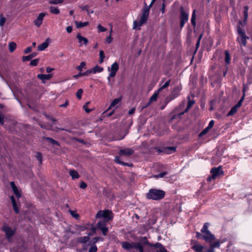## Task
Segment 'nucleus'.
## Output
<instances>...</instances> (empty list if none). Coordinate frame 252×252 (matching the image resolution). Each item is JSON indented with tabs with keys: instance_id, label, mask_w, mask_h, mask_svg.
<instances>
[{
	"instance_id": "nucleus-29",
	"label": "nucleus",
	"mask_w": 252,
	"mask_h": 252,
	"mask_svg": "<svg viewBox=\"0 0 252 252\" xmlns=\"http://www.w3.org/2000/svg\"><path fill=\"white\" fill-rule=\"evenodd\" d=\"M90 238L88 236L80 237L78 241L81 243H86L89 241Z\"/></svg>"
},
{
	"instance_id": "nucleus-43",
	"label": "nucleus",
	"mask_w": 252,
	"mask_h": 252,
	"mask_svg": "<svg viewBox=\"0 0 252 252\" xmlns=\"http://www.w3.org/2000/svg\"><path fill=\"white\" fill-rule=\"evenodd\" d=\"M245 98V93H244L242 97L239 100V101L238 102V103L235 105V106L238 109L239 108L242 104V102H243V100Z\"/></svg>"
},
{
	"instance_id": "nucleus-15",
	"label": "nucleus",
	"mask_w": 252,
	"mask_h": 252,
	"mask_svg": "<svg viewBox=\"0 0 252 252\" xmlns=\"http://www.w3.org/2000/svg\"><path fill=\"white\" fill-rule=\"evenodd\" d=\"M133 153V151L130 149H125L124 150H121L119 152V154L120 156H129L132 155Z\"/></svg>"
},
{
	"instance_id": "nucleus-55",
	"label": "nucleus",
	"mask_w": 252,
	"mask_h": 252,
	"mask_svg": "<svg viewBox=\"0 0 252 252\" xmlns=\"http://www.w3.org/2000/svg\"><path fill=\"white\" fill-rule=\"evenodd\" d=\"M210 129V128H208V127H206L204 129H203L201 132L199 134L200 136H202L205 134H206L208 131Z\"/></svg>"
},
{
	"instance_id": "nucleus-64",
	"label": "nucleus",
	"mask_w": 252,
	"mask_h": 252,
	"mask_svg": "<svg viewBox=\"0 0 252 252\" xmlns=\"http://www.w3.org/2000/svg\"><path fill=\"white\" fill-rule=\"evenodd\" d=\"M32 51V48L31 47H27L24 51L25 54H28Z\"/></svg>"
},
{
	"instance_id": "nucleus-44",
	"label": "nucleus",
	"mask_w": 252,
	"mask_h": 252,
	"mask_svg": "<svg viewBox=\"0 0 252 252\" xmlns=\"http://www.w3.org/2000/svg\"><path fill=\"white\" fill-rule=\"evenodd\" d=\"M170 80H169L168 81H167V82H166L164 85H163L162 86H161L158 89V92H161L162 90H163L164 89L167 88V87H168V86L169 85V83H170Z\"/></svg>"
},
{
	"instance_id": "nucleus-51",
	"label": "nucleus",
	"mask_w": 252,
	"mask_h": 252,
	"mask_svg": "<svg viewBox=\"0 0 252 252\" xmlns=\"http://www.w3.org/2000/svg\"><path fill=\"white\" fill-rule=\"evenodd\" d=\"M64 0H51L50 1V3L53 4H58L63 2Z\"/></svg>"
},
{
	"instance_id": "nucleus-40",
	"label": "nucleus",
	"mask_w": 252,
	"mask_h": 252,
	"mask_svg": "<svg viewBox=\"0 0 252 252\" xmlns=\"http://www.w3.org/2000/svg\"><path fill=\"white\" fill-rule=\"evenodd\" d=\"M194 104V101L192 100H189L188 104V106L184 112L181 113L180 114V115H183L185 112H186L188 111V110L192 106V105Z\"/></svg>"
},
{
	"instance_id": "nucleus-28",
	"label": "nucleus",
	"mask_w": 252,
	"mask_h": 252,
	"mask_svg": "<svg viewBox=\"0 0 252 252\" xmlns=\"http://www.w3.org/2000/svg\"><path fill=\"white\" fill-rule=\"evenodd\" d=\"M160 92H158V90L156 92H155L151 97L149 101V103H151L153 101H156L157 99L158 96V95L159 93Z\"/></svg>"
},
{
	"instance_id": "nucleus-16",
	"label": "nucleus",
	"mask_w": 252,
	"mask_h": 252,
	"mask_svg": "<svg viewBox=\"0 0 252 252\" xmlns=\"http://www.w3.org/2000/svg\"><path fill=\"white\" fill-rule=\"evenodd\" d=\"M139 244H140L141 246L144 248V247L146 245H148L150 247H152L153 246V245L150 243L146 238V237H144L141 238L139 242H138Z\"/></svg>"
},
{
	"instance_id": "nucleus-35",
	"label": "nucleus",
	"mask_w": 252,
	"mask_h": 252,
	"mask_svg": "<svg viewBox=\"0 0 252 252\" xmlns=\"http://www.w3.org/2000/svg\"><path fill=\"white\" fill-rule=\"evenodd\" d=\"M80 8L82 10L86 11L88 15H90V14H92L94 13V10H89V7L88 5L82 6L80 7Z\"/></svg>"
},
{
	"instance_id": "nucleus-10",
	"label": "nucleus",
	"mask_w": 252,
	"mask_h": 252,
	"mask_svg": "<svg viewBox=\"0 0 252 252\" xmlns=\"http://www.w3.org/2000/svg\"><path fill=\"white\" fill-rule=\"evenodd\" d=\"M10 186L13 190V193L15 195L17 200L21 197V191L18 189L17 187L15 186L14 182H11Z\"/></svg>"
},
{
	"instance_id": "nucleus-61",
	"label": "nucleus",
	"mask_w": 252,
	"mask_h": 252,
	"mask_svg": "<svg viewBox=\"0 0 252 252\" xmlns=\"http://www.w3.org/2000/svg\"><path fill=\"white\" fill-rule=\"evenodd\" d=\"M5 18L4 17H1L0 19V26H3L5 22Z\"/></svg>"
},
{
	"instance_id": "nucleus-24",
	"label": "nucleus",
	"mask_w": 252,
	"mask_h": 252,
	"mask_svg": "<svg viewBox=\"0 0 252 252\" xmlns=\"http://www.w3.org/2000/svg\"><path fill=\"white\" fill-rule=\"evenodd\" d=\"M91 73H92V70H87L86 71H85L84 72H81H81L80 71V72L78 74L74 75L73 77L74 78L77 79L78 78H79L80 76H87V75H88L89 74H90Z\"/></svg>"
},
{
	"instance_id": "nucleus-21",
	"label": "nucleus",
	"mask_w": 252,
	"mask_h": 252,
	"mask_svg": "<svg viewBox=\"0 0 252 252\" xmlns=\"http://www.w3.org/2000/svg\"><path fill=\"white\" fill-rule=\"evenodd\" d=\"M226 240L223 239L221 240H217L215 242L211 243L210 246H211L214 249L217 248H219L220 247L221 244L224 243Z\"/></svg>"
},
{
	"instance_id": "nucleus-38",
	"label": "nucleus",
	"mask_w": 252,
	"mask_h": 252,
	"mask_svg": "<svg viewBox=\"0 0 252 252\" xmlns=\"http://www.w3.org/2000/svg\"><path fill=\"white\" fill-rule=\"evenodd\" d=\"M168 174V172L166 171L162 172L158 174L155 175L153 176V177L155 178H163L166 175Z\"/></svg>"
},
{
	"instance_id": "nucleus-8",
	"label": "nucleus",
	"mask_w": 252,
	"mask_h": 252,
	"mask_svg": "<svg viewBox=\"0 0 252 252\" xmlns=\"http://www.w3.org/2000/svg\"><path fill=\"white\" fill-rule=\"evenodd\" d=\"M211 173H212V178H215L216 179L217 176L223 174V172L220 166L213 168L211 170Z\"/></svg>"
},
{
	"instance_id": "nucleus-48",
	"label": "nucleus",
	"mask_w": 252,
	"mask_h": 252,
	"mask_svg": "<svg viewBox=\"0 0 252 252\" xmlns=\"http://www.w3.org/2000/svg\"><path fill=\"white\" fill-rule=\"evenodd\" d=\"M69 212L71 216L74 217L76 219H78L79 217V215L78 214L76 213V212L74 211L69 210Z\"/></svg>"
},
{
	"instance_id": "nucleus-18",
	"label": "nucleus",
	"mask_w": 252,
	"mask_h": 252,
	"mask_svg": "<svg viewBox=\"0 0 252 252\" xmlns=\"http://www.w3.org/2000/svg\"><path fill=\"white\" fill-rule=\"evenodd\" d=\"M10 199L12 203L13 209L16 213H18L19 209L17 203V200L13 196L10 197Z\"/></svg>"
},
{
	"instance_id": "nucleus-33",
	"label": "nucleus",
	"mask_w": 252,
	"mask_h": 252,
	"mask_svg": "<svg viewBox=\"0 0 252 252\" xmlns=\"http://www.w3.org/2000/svg\"><path fill=\"white\" fill-rule=\"evenodd\" d=\"M225 62L226 63H227V64H229L230 63V55H229V52L226 50L225 51Z\"/></svg>"
},
{
	"instance_id": "nucleus-23",
	"label": "nucleus",
	"mask_w": 252,
	"mask_h": 252,
	"mask_svg": "<svg viewBox=\"0 0 252 252\" xmlns=\"http://www.w3.org/2000/svg\"><path fill=\"white\" fill-rule=\"evenodd\" d=\"M48 39H47L46 40L42 43V44L39 45L37 47L38 50L39 51H43L48 46L49 43L47 42Z\"/></svg>"
},
{
	"instance_id": "nucleus-63",
	"label": "nucleus",
	"mask_w": 252,
	"mask_h": 252,
	"mask_svg": "<svg viewBox=\"0 0 252 252\" xmlns=\"http://www.w3.org/2000/svg\"><path fill=\"white\" fill-rule=\"evenodd\" d=\"M36 158L39 160V161L41 163L42 161V156L41 154L39 153H38L36 155Z\"/></svg>"
},
{
	"instance_id": "nucleus-37",
	"label": "nucleus",
	"mask_w": 252,
	"mask_h": 252,
	"mask_svg": "<svg viewBox=\"0 0 252 252\" xmlns=\"http://www.w3.org/2000/svg\"><path fill=\"white\" fill-rule=\"evenodd\" d=\"M16 47V44L15 42H11L9 43V49L11 52H13L14 51V50L15 49Z\"/></svg>"
},
{
	"instance_id": "nucleus-25",
	"label": "nucleus",
	"mask_w": 252,
	"mask_h": 252,
	"mask_svg": "<svg viewBox=\"0 0 252 252\" xmlns=\"http://www.w3.org/2000/svg\"><path fill=\"white\" fill-rule=\"evenodd\" d=\"M69 173L72 179H78L79 178V174L75 170H69Z\"/></svg>"
},
{
	"instance_id": "nucleus-7",
	"label": "nucleus",
	"mask_w": 252,
	"mask_h": 252,
	"mask_svg": "<svg viewBox=\"0 0 252 252\" xmlns=\"http://www.w3.org/2000/svg\"><path fill=\"white\" fill-rule=\"evenodd\" d=\"M149 7H145L143 9L142 14L141 15L140 20L139 21V25L142 26L144 23H145L146 22L149 14Z\"/></svg>"
},
{
	"instance_id": "nucleus-6",
	"label": "nucleus",
	"mask_w": 252,
	"mask_h": 252,
	"mask_svg": "<svg viewBox=\"0 0 252 252\" xmlns=\"http://www.w3.org/2000/svg\"><path fill=\"white\" fill-rule=\"evenodd\" d=\"M181 16H180V19H181V28H182L184 25L188 21L189 19V13L187 12H186L184 10L183 7L181 8Z\"/></svg>"
},
{
	"instance_id": "nucleus-14",
	"label": "nucleus",
	"mask_w": 252,
	"mask_h": 252,
	"mask_svg": "<svg viewBox=\"0 0 252 252\" xmlns=\"http://www.w3.org/2000/svg\"><path fill=\"white\" fill-rule=\"evenodd\" d=\"M76 37L78 40L80 46H82L83 43L86 45L88 43V40L87 38L82 36L80 33H77Z\"/></svg>"
},
{
	"instance_id": "nucleus-20",
	"label": "nucleus",
	"mask_w": 252,
	"mask_h": 252,
	"mask_svg": "<svg viewBox=\"0 0 252 252\" xmlns=\"http://www.w3.org/2000/svg\"><path fill=\"white\" fill-rule=\"evenodd\" d=\"M248 37L245 35H240L238 37L237 39L238 41L241 43L243 45L245 46L247 44V39Z\"/></svg>"
},
{
	"instance_id": "nucleus-53",
	"label": "nucleus",
	"mask_w": 252,
	"mask_h": 252,
	"mask_svg": "<svg viewBox=\"0 0 252 252\" xmlns=\"http://www.w3.org/2000/svg\"><path fill=\"white\" fill-rule=\"evenodd\" d=\"M45 139L49 141V142H51L54 145H59L58 142L57 141L55 140L54 139H53L49 137H46Z\"/></svg>"
},
{
	"instance_id": "nucleus-5",
	"label": "nucleus",
	"mask_w": 252,
	"mask_h": 252,
	"mask_svg": "<svg viewBox=\"0 0 252 252\" xmlns=\"http://www.w3.org/2000/svg\"><path fill=\"white\" fill-rule=\"evenodd\" d=\"M119 68V64L117 62H115L111 65L110 67L108 68V70L110 71V73L107 78L108 80L110 79V78L114 77L116 75Z\"/></svg>"
},
{
	"instance_id": "nucleus-11",
	"label": "nucleus",
	"mask_w": 252,
	"mask_h": 252,
	"mask_svg": "<svg viewBox=\"0 0 252 252\" xmlns=\"http://www.w3.org/2000/svg\"><path fill=\"white\" fill-rule=\"evenodd\" d=\"M202 238L207 242H212L215 239V237L211 232H208L207 233L204 234Z\"/></svg>"
},
{
	"instance_id": "nucleus-3",
	"label": "nucleus",
	"mask_w": 252,
	"mask_h": 252,
	"mask_svg": "<svg viewBox=\"0 0 252 252\" xmlns=\"http://www.w3.org/2000/svg\"><path fill=\"white\" fill-rule=\"evenodd\" d=\"M112 213L108 210H100L96 215V218H103L104 220L109 221L113 219Z\"/></svg>"
},
{
	"instance_id": "nucleus-9",
	"label": "nucleus",
	"mask_w": 252,
	"mask_h": 252,
	"mask_svg": "<svg viewBox=\"0 0 252 252\" xmlns=\"http://www.w3.org/2000/svg\"><path fill=\"white\" fill-rule=\"evenodd\" d=\"M46 13H41L39 14L37 18L34 20V24L37 27H39L42 23L44 17L46 16Z\"/></svg>"
},
{
	"instance_id": "nucleus-22",
	"label": "nucleus",
	"mask_w": 252,
	"mask_h": 252,
	"mask_svg": "<svg viewBox=\"0 0 252 252\" xmlns=\"http://www.w3.org/2000/svg\"><path fill=\"white\" fill-rule=\"evenodd\" d=\"M75 24L77 29H80L84 27H86L89 25L88 22H81L79 21H75Z\"/></svg>"
},
{
	"instance_id": "nucleus-2",
	"label": "nucleus",
	"mask_w": 252,
	"mask_h": 252,
	"mask_svg": "<svg viewBox=\"0 0 252 252\" xmlns=\"http://www.w3.org/2000/svg\"><path fill=\"white\" fill-rule=\"evenodd\" d=\"M165 193L163 190L151 189L146 194V197L149 199L160 200L164 197Z\"/></svg>"
},
{
	"instance_id": "nucleus-12",
	"label": "nucleus",
	"mask_w": 252,
	"mask_h": 252,
	"mask_svg": "<svg viewBox=\"0 0 252 252\" xmlns=\"http://www.w3.org/2000/svg\"><path fill=\"white\" fill-rule=\"evenodd\" d=\"M2 229L5 232L8 239L11 237L14 233V230H13L11 227L7 225H4Z\"/></svg>"
},
{
	"instance_id": "nucleus-32",
	"label": "nucleus",
	"mask_w": 252,
	"mask_h": 252,
	"mask_svg": "<svg viewBox=\"0 0 252 252\" xmlns=\"http://www.w3.org/2000/svg\"><path fill=\"white\" fill-rule=\"evenodd\" d=\"M175 149L176 148L174 147H167L164 149V152L167 154H170L174 152Z\"/></svg>"
},
{
	"instance_id": "nucleus-58",
	"label": "nucleus",
	"mask_w": 252,
	"mask_h": 252,
	"mask_svg": "<svg viewBox=\"0 0 252 252\" xmlns=\"http://www.w3.org/2000/svg\"><path fill=\"white\" fill-rule=\"evenodd\" d=\"M93 240H94V243H96V242H97L98 241H103V238H101V237H96L94 238Z\"/></svg>"
},
{
	"instance_id": "nucleus-41",
	"label": "nucleus",
	"mask_w": 252,
	"mask_h": 252,
	"mask_svg": "<svg viewBox=\"0 0 252 252\" xmlns=\"http://www.w3.org/2000/svg\"><path fill=\"white\" fill-rule=\"evenodd\" d=\"M237 109H238L235 106H233L228 113L227 116H229L234 115L237 111Z\"/></svg>"
},
{
	"instance_id": "nucleus-62",
	"label": "nucleus",
	"mask_w": 252,
	"mask_h": 252,
	"mask_svg": "<svg viewBox=\"0 0 252 252\" xmlns=\"http://www.w3.org/2000/svg\"><path fill=\"white\" fill-rule=\"evenodd\" d=\"M214 123H215V122H214V120H211L209 122V125L207 126V127H208V128H210L211 129L213 126L214 125Z\"/></svg>"
},
{
	"instance_id": "nucleus-36",
	"label": "nucleus",
	"mask_w": 252,
	"mask_h": 252,
	"mask_svg": "<svg viewBox=\"0 0 252 252\" xmlns=\"http://www.w3.org/2000/svg\"><path fill=\"white\" fill-rule=\"evenodd\" d=\"M99 63H101L103 62L104 59L105 58V55H104V52L102 50H100L99 51Z\"/></svg>"
},
{
	"instance_id": "nucleus-49",
	"label": "nucleus",
	"mask_w": 252,
	"mask_h": 252,
	"mask_svg": "<svg viewBox=\"0 0 252 252\" xmlns=\"http://www.w3.org/2000/svg\"><path fill=\"white\" fill-rule=\"evenodd\" d=\"M191 23L192 26L194 27L195 26V10L193 11V12L192 14L191 18Z\"/></svg>"
},
{
	"instance_id": "nucleus-42",
	"label": "nucleus",
	"mask_w": 252,
	"mask_h": 252,
	"mask_svg": "<svg viewBox=\"0 0 252 252\" xmlns=\"http://www.w3.org/2000/svg\"><path fill=\"white\" fill-rule=\"evenodd\" d=\"M115 160V161L117 163H118L119 164H122V165H124L130 166V165L129 164L126 163H125L123 161H122L120 160V158L119 157H116Z\"/></svg>"
},
{
	"instance_id": "nucleus-56",
	"label": "nucleus",
	"mask_w": 252,
	"mask_h": 252,
	"mask_svg": "<svg viewBox=\"0 0 252 252\" xmlns=\"http://www.w3.org/2000/svg\"><path fill=\"white\" fill-rule=\"evenodd\" d=\"M38 62V59H34L31 61L30 64L32 66H35L37 64Z\"/></svg>"
},
{
	"instance_id": "nucleus-59",
	"label": "nucleus",
	"mask_w": 252,
	"mask_h": 252,
	"mask_svg": "<svg viewBox=\"0 0 252 252\" xmlns=\"http://www.w3.org/2000/svg\"><path fill=\"white\" fill-rule=\"evenodd\" d=\"M87 187V185L84 182H82L80 183V187L82 189H85Z\"/></svg>"
},
{
	"instance_id": "nucleus-39",
	"label": "nucleus",
	"mask_w": 252,
	"mask_h": 252,
	"mask_svg": "<svg viewBox=\"0 0 252 252\" xmlns=\"http://www.w3.org/2000/svg\"><path fill=\"white\" fill-rule=\"evenodd\" d=\"M248 10H249V7L248 6H245L244 7V21H246L248 19Z\"/></svg>"
},
{
	"instance_id": "nucleus-52",
	"label": "nucleus",
	"mask_w": 252,
	"mask_h": 252,
	"mask_svg": "<svg viewBox=\"0 0 252 252\" xmlns=\"http://www.w3.org/2000/svg\"><path fill=\"white\" fill-rule=\"evenodd\" d=\"M97 250V247L95 245H93L91 247L89 250V252H96Z\"/></svg>"
},
{
	"instance_id": "nucleus-45",
	"label": "nucleus",
	"mask_w": 252,
	"mask_h": 252,
	"mask_svg": "<svg viewBox=\"0 0 252 252\" xmlns=\"http://www.w3.org/2000/svg\"><path fill=\"white\" fill-rule=\"evenodd\" d=\"M98 32H104L107 31V29L102 27L101 25L99 24L98 25L97 27Z\"/></svg>"
},
{
	"instance_id": "nucleus-46",
	"label": "nucleus",
	"mask_w": 252,
	"mask_h": 252,
	"mask_svg": "<svg viewBox=\"0 0 252 252\" xmlns=\"http://www.w3.org/2000/svg\"><path fill=\"white\" fill-rule=\"evenodd\" d=\"M85 66L86 63L84 62H82L80 63V64L76 67V68L78 70L81 72L82 70V69L85 67Z\"/></svg>"
},
{
	"instance_id": "nucleus-30",
	"label": "nucleus",
	"mask_w": 252,
	"mask_h": 252,
	"mask_svg": "<svg viewBox=\"0 0 252 252\" xmlns=\"http://www.w3.org/2000/svg\"><path fill=\"white\" fill-rule=\"evenodd\" d=\"M103 69L102 67L99 66H94L92 70V73H96V72H101L103 71Z\"/></svg>"
},
{
	"instance_id": "nucleus-19",
	"label": "nucleus",
	"mask_w": 252,
	"mask_h": 252,
	"mask_svg": "<svg viewBox=\"0 0 252 252\" xmlns=\"http://www.w3.org/2000/svg\"><path fill=\"white\" fill-rule=\"evenodd\" d=\"M52 77V74H38L37 77L41 80L42 81H44V80H49L51 77Z\"/></svg>"
},
{
	"instance_id": "nucleus-4",
	"label": "nucleus",
	"mask_w": 252,
	"mask_h": 252,
	"mask_svg": "<svg viewBox=\"0 0 252 252\" xmlns=\"http://www.w3.org/2000/svg\"><path fill=\"white\" fill-rule=\"evenodd\" d=\"M108 222L107 220H103L99 221L96 224V227L101 231L104 236L107 235L108 231V228L106 226Z\"/></svg>"
},
{
	"instance_id": "nucleus-13",
	"label": "nucleus",
	"mask_w": 252,
	"mask_h": 252,
	"mask_svg": "<svg viewBox=\"0 0 252 252\" xmlns=\"http://www.w3.org/2000/svg\"><path fill=\"white\" fill-rule=\"evenodd\" d=\"M152 247H154L156 249V252H168L165 248L159 243H157L153 245Z\"/></svg>"
},
{
	"instance_id": "nucleus-34",
	"label": "nucleus",
	"mask_w": 252,
	"mask_h": 252,
	"mask_svg": "<svg viewBox=\"0 0 252 252\" xmlns=\"http://www.w3.org/2000/svg\"><path fill=\"white\" fill-rule=\"evenodd\" d=\"M35 56H36L35 53H32V54L30 55L27 56H23L22 59L24 62L29 61L31 59H32V58L35 57Z\"/></svg>"
},
{
	"instance_id": "nucleus-54",
	"label": "nucleus",
	"mask_w": 252,
	"mask_h": 252,
	"mask_svg": "<svg viewBox=\"0 0 252 252\" xmlns=\"http://www.w3.org/2000/svg\"><path fill=\"white\" fill-rule=\"evenodd\" d=\"M113 41V38L112 37V35H109L105 39V42L108 43H111Z\"/></svg>"
},
{
	"instance_id": "nucleus-31",
	"label": "nucleus",
	"mask_w": 252,
	"mask_h": 252,
	"mask_svg": "<svg viewBox=\"0 0 252 252\" xmlns=\"http://www.w3.org/2000/svg\"><path fill=\"white\" fill-rule=\"evenodd\" d=\"M50 11L54 14H58L60 13V10L58 7L55 6H51L49 7Z\"/></svg>"
},
{
	"instance_id": "nucleus-47",
	"label": "nucleus",
	"mask_w": 252,
	"mask_h": 252,
	"mask_svg": "<svg viewBox=\"0 0 252 252\" xmlns=\"http://www.w3.org/2000/svg\"><path fill=\"white\" fill-rule=\"evenodd\" d=\"M90 104V102H87L85 103V104L83 106V108L84 109L85 111L87 112V113H89L90 112H91L93 109H89L88 108V106L89 105V104Z\"/></svg>"
},
{
	"instance_id": "nucleus-57",
	"label": "nucleus",
	"mask_w": 252,
	"mask_h": 252,
	"mask_svg": "<svg viewBox=\"0 0 252 252\" xmlns=\"http://www.w3.org/2000/svg\"><path fill=\"white\" fill-rule=\"evenodd\" d=\"M139 21H134L133 22V29H135L137 28H139L138 29H140V27L141 26H140L139 25Z\"/></svg>"
},
{
	"instance_id": "nucleus-17",
	"label": "nucleus",
	"mask_w": 252,
	"mask_h": 252,
	"mask_svg": "<svg viewBox=\"0 0 252 252\" xmlns=\"http://www.w3.org/2000/svg\"><path fill=\"white\" fill-rule=\"evenodd\" d=\"M195 252H202L204 249V247L198 244L197 243H195L191 248Z\"/></svg>"
},
{
	"instance_id": "nucleus-27",
	"label": "nucleus",
	"mask_w": 252,
	"mask_h": 252,
	"mask_svg": "<svg viewBox=\"0 0 252 252\" xmlns=\"http://www.w3.org/2000/svg\"><path fill=\"white\" fill-rule=\"evenodd\" d=\"M209 226V223L208 222H206L204 224L203 227L202 228L201 231L203 234L207 233L208 232H210L208 230V227Z\"/></svg>"
},
{
	"instance_id": "nucleus-50",
	"label": "nucleus",
	"mask_w": 252,
	"mask_h": 252,
	"mask_svg": "<svg viewBox=\"0 0 252 252\" xmlns=\"http://www.w3.org/2000/svg\"><path fill=\"white\" fill-rule=\"evenodd\" d=\"M83 91L82 89H79L76 93V96L78 98L81 99Z\"/></svg>"
},
{
	"instance_id": "nucleus-60",
	"label": "nucleus",
	"mask_w": 252,
	"mask_h": 252,
	"mask_svg": "<svg viewBox=\"0 0 252 252\" xmlns=\"http://www.w3.org/2000/svg\"><path fill=\"white\" fill-rule=\"evenodd\" d=\"M238 32L239 34V36L240 35H245V32L243 31V30L240 28H238Z\"/></svg>"
},
{
	"instance_id": "nucleus-26",
	"label": "nucleus",
	"mask_w": 252,
	"mask_h": 252,
	"mask_svg": "<svg viewBox=\"0 0 252 252\" xmlns=\"http://www.w3.org/2000/svg\"><path fill=\"white\" fill-rule=\"evenodd\" d=\"M121 97L114 99L113 100V101L112 102V103H111L109 108H108L107 111L109 110V109H110L112 107H113L115 106L116 105H117L121 101Z\"/></svg>"
},
{
	"instance_id": "nucleus-1",
	"label": "nucleus",
	"mask_w": 252,
	"mask_h": 252,
	"mask_svg": "<svg viewBox=\"0 0 252 252\" xmlns=\"http://www.w3.org/2000/svg\"><path fill=\"white\" fill-rule=\"evenodd\" d=\"M122 247L129 252H144L143 247L138 242H123Z\"/></svg>"
}]
</instances>
